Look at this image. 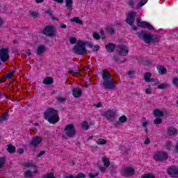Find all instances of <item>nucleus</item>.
Listing matches in <instances>:
<instances>
[{"instance_id": "nucleus-40", "label": "nucleus", "mask_w": 178, "mask_h": 178, "mask_svg": "<svg viewBox=\"0 0 178 178\" xmlns=\"http://www.w3.org/2000/svg\"><path fill=\"white\" fill-rule=\"evenodd\" d=\"M142 178H155V175L151 173L145 174Z\"/></svg>"}, {"instance_id": "nucleus-22", "label": "nucleus", "mask_w": 178, "mask_h": 178, "mask_svg": "<svg viewBox=\"0 0 178 178\" xmlns=\"http://www.w3.org/2000/svg\"><path fill=\"white\" fill-rule=\"evenodd\" d=\"M47 51V48H45V46L44 45H40L38 47L37 50H36V54L38 56H41L44 52Z\"/></svg>"}, {"instance_id": "nucleus-11", "label": "nucleus", "mask_w": 178, "mask_h": 178, "mask_svg": "<svg viewBox=\"0 0 178 178\" xmlns=\"http://www.w3.org/2000/svg\"><path fill=\"white\" fill-rule=\"evenodd\" d=\"M102 86L104 87L105 90H113V88H116L118 83L114 81L109 79L107 81H104Z\"/></svg>"}, {"instance_id": "nucleus-12", "label": "nucleus", "mask_w": 178, "mask_h": 178, "mask_svg": "<svg viewBox=\"0 0 178 178\" xmlns=\"http://www.w3.org/2000/svg\"><path fill=\"white\" fill-rule=\"evenodd\" d=\"M42 137L41 136H33L29 143V147H33L34 148H37V147H38V145H40V144L42 143Z\"/></svg>"}, {"instance_id": "nucleus-32", "label": "nucleus", "mask_w": 178, "mask_h": 178, "mask_svg": "<svg viewBox=\"0 0 178 178\" xmlns=\"http://www.w3.org/2000/svg\"><path fill=\"white\" fill-rule=\"evenodd\" d=\"M160 40H161V37H159V35L152 34L151 42H159Z\"/></svg>"}, {"instance_id": "nucleus-63", "label": "nucleus", "mask_w": 178, "mask_h": 178, "mask_svg": "<svg viewBox=\"0 0 178 178\" xmlns=\"http://www.w3.org/2000/svg\"><path fill=\"white\" fill-rule=\"evenodd\" d=\"M94 49H95L96 51H99V45H95V46L94 47Z\"/></svg>"}, {"instance_id": "nucleus-58", "label": "nucleus", "mask_w": 178, "mask_h": 178, "mask_svg": "<svg viewBox=\"0 0 178 178\" xmlns=\"http://www.w3.org/2000/svg\"><path fill=\"white\" fill-rule=\"evenodd\" d=\"M142 126H143V127H144V129H147V127L148 126V122H143Z\"/></svg>"}, {"instance_id": "nucleus-60", "label": "nucleus", "mask_w": 178, "mask_h": 178, "mask_svg": "<svg viewBox=\"0 0 178 178\" xmlns=\"http://www.w3.org/2000/svg\"><path fill=\"white\" fill-rule=\"evenodd\" d=\"M44 154H45V151H41V152L38 154V158H40V156H42V155H44Z\"/></svg>"}, {"instance_id": "nucleus-30", "label": "nucleus", "mask_w": 178, "mask_h": 178, "mask_svg": "<svg viewBox=\"0 0 178 178\" xmlns=\"http://www.w3.org/2000/svg\"><path fill=\"white\" fill-rule=\"evenodd\" d=\"M70 22L76 23V24H83V21L79 18V17H75L70 19Z\"/></svg>"}, {"instance_id": "nucleus-57", "label": "nucleus", "mask_w": 178, "mask_h": 178, "mask_svg": "<svg viewBox=\"0 0 178 178\" xmlns=\"http://www.w3.org/2000/svg\"><path fill=\"white\" fill-rule=\"evenodd\" d=\"M95 106H96V108H102V103L99 102V103L95 104Z\"/></svg>"}, {"instance_id": "nucleus-34", "label": "nucleus", "mask_w": 178, "mask_h": 178, "mask_svg": "<svg viewBox=\"0 0 178 178\" xmlns=\"http://www.w3.org/2000/svg\"><path fill=\"white\" fill-rule=\"evenodd\" d=\"M107 32L109 33V34H115V27L113 25H110L107 27Z\"/></svg>"}, {"instance_id": "nucleus-29", "label": "nucleus", "mask_w": 178, "mask_h": 178, "mask_svg": "<svg viewBox=\"0 0 178 178\" xmlns=\"http://www.w3.org/2000/svg\"><path fill=\"white\" fill-rule=\"evenodd\" d=\"M7 147V151L9 154H15V152H16V147L12 145H8Z\"/></svg>"}, {"instance_id": "nucleus-36", "label": "nucleus", "mask_w": 178, "mask_h": 178, "mask_svg": "<svg viewBox=\"0 0 178 178\" xmlns=\"http://www.w3.org/2000/svg\"><path fill=\"white\" fill-rule=\"evenodd\" d=\"M6 161V158L5 156L0 157V169L3 168V165H5Z\"/></svg>"}, {"instance_id": "nucleus-17", "label": "nucleus", "mask_w": 178, "mask_h": 178, "mask_svg": "<svg viewBox=\"0 0 178 178\" xmlns=\"http://www.w3.org/2000/svg\"><path fill=\"white\" fill-rule=\"evenodd\" d=\"M102 77L104 81H107L108 80H111V79H112V75L111 73L108 72V70H104Z\"/></svg>"}, {"instance_id": "nucleus-35", "label": "nucleus", "mask_w": 178, "mask_h": 178, "mask_svg": "<svg viewBox=\"0 0 178 178\" xmlns=\"http://www.w3.org/2000/svg\"><path fill=\"white\" fill-rule=\"evenodd\" d=\"M168 87H169V83H164L161 85H159L157 86V88H159V90H165V89L168 88Z\"/></svg>"}, {"instance_id": "nucleus-31", "label": "nucleus", "mask_w": 178, "mask_h": 178, "mask_svg": "<svg viewBox=\"0 0 178 178\" xmlns=\"http://www.w3.org/2000/svg\"><path fill=\"white\" fill-rule=\"evenodd\" d=\"M24 178H33V171L31 170H26L23 174Z\"/></svg>"}, {"instance_id": "nucleus-3", "label": "nucleus", "mask_w": 178, "mask_h": 178, "mask_svg": "<svg viewBox=\"0 0 178 178\" xmlns=\"http://www.w3.org/2000/svg\"><path fill=\"white\" fill-rule=\"evenodd\" d=\"M120 172L124 177H131L136 175V170L132 166H127L122 168Z\"/></svg>"}, {"instance_id": "nucleus-45", "label": "nucleus", "mask_w": 178, "mask_h": 178, "mask_svg": "<svg viewBox=\"0 0 178 178\" xmlns=\"http://www.w3.org/2000/svg\"><path fill=\"white\" fill-rule=\"evenodd\" d=\"M8 79H12L13 76H15V74L13 73V72H10L9 73H8L7 74L4 75Z\"/></svg>"}, {"instance_id": "nucleus-24", "label": "nucleus", "mask_w": 178, "mask_h": 178, "mask_svg": "<svg viewBox=\"0 0 178 178\" xmlns=\"http://www.w3.org/2000/svg\"><path fill=\"white\" fill-rule=\"evenodd\" d=\"M154 116H156L157 118H162L165 116V113L159 109H155L153 111Z\"/></svg>"}, {"instance_id": "nucleus-48", "label": "nucleus", "mask_w": 178, "mask_h": 178, "mask_svg": "<svg viewBox=\"0 0 178 178\" xmlns=\"http://www.w3.org/2000/svg\"><path fill=\"white\" fill-rule=\"evenodd\" d=\"M93 38L95 40H101V36L97 33H93Z\"/></svg>"}, {"instance_id": "nucleus-18", "label": "nucleus", "mask_w": 178, "mask_h": 178, "mask_svg": "<svg viewBox=\"0 0 178 178\" xmlns=\"http://www.w3.org/2000/svg\"><path fill=\"white\" fill-rule=\"evenodd\" d=\"M105 48H106L107 52H110V53L115 52V49L116 48V44H115L112 42H110L105 45Z\"/></svg>"}, {"instance_id": "nucleus-8", "label": "nucleus", "mask_w": 178, "mask_h": 178, "mask_svg": "<svg viewBox=\"0 0 178 178\" xmlns=\"http://www.w3.org/2000/svg\"><path fill=\"white\" fill-rule=\"evenodd\" d=\"M55 27L53 26H46L42 31V34L47 35V37H54L55 35Z\"/></svg>"}, {"instance_id": "nucleus-19", "label": "nucleus", "mask_w": 178, "mask_h": 178, "mask_svg": "<svg viewBox=\"0 0 178 178\" xmlns=\"http://www.w3.org/2000/svg\"><path fill=\"white\" fill-rule=\"evenodd\" d=\"M81 94H83V90L79 88H74L72 90V95L74 98H79V97H81Z\"/></svg>"}, {"instance_id": "nucleus-25", "label": "nucleus", "mask_w": 178, "mask_h": 178, "mask_svg": "<svg viewBox=\"0 0 178 178\" xmlns=\"http://www.w3.org/2000/svg\"><path fill=\"white\" fill-rule=\"evenodd\" d=\"M22 166H24V168H33V169H36L37 168V165H35V163H33V162H25L22 164Z\"/></svg>"}, {"instance_id": "nucleus-59", "label": "nucleus", "mask_w": 178, "mask_h": 178, "mask_svg": "<svg viewBox=\"0 0 178 178\" xmlns=\"http://www.w3.org/2000/svg\"><path fill=\"white\" fill-rule=\"evenodd\" d=\"M45 13H47V15H49V16H52V11H51L49 9L45 11Z\"/></svg>"}, {"instance_id": "nucleus-43", "label": "nucleus", "mask_w": 178, "mask_h": 178, "mask_svg": "<svg viewBox=\"0 0 178 178\" xmlns=\"http://www.w3.org/2000/svg\"><path fill=\"white\" fill-rule=\"evenodd\" d=\"M56 101H58V102H66V98L62 97H56Z\"/></svg>"}, {"instance_id": "nucleus-44", "label": "nucleus", "mask_w": 178, "mask_h": 178, "mask_svg": "<svg viewBox=\"0 0 178 178\" xmlns=\"http://www.w3.org/2000/svg\"><path fill=\"white\" fill-rule=\"evenodd\" d=\"M172 85L174 87H178V78L175 77L172 79Z\"/></svg>"}, {"instance_id": "nucleus-1", "label": "nucleus", "mask_w": 178, "mask_h": 178, "mask_svg": "<svg viewBox=\"0 0 178 178\" xmlns=\"http://www.w3.org/2000/svg\"><path fill=\"white\" fill-rule=\"evenodd\" d=\"M44 120L50 124H56L59 122V114L58 110L54 108H47L44 113Z\"/></svg>"}, {"instance_id": "nucleus-37", "label": "nucleus", "mask_w": 178, "mask_h": 178, "mask_svg": "<svg viewBox=\"0 0 178 178\" xmlns=\"http://www.w3.org/2000/svg\"><path fill=\"white\" fill-rule=\"evenodd\" d=\"M153 123L154 124H161L162 123V118H161V117L155 118L153 121Z\"/></svg>"}, {"instance_id": "nucleus-13", "label": "nucleus", "mask_w": 178, "mask_h": 178, "mask_svg": "<svg viewBox=\"0 0 178 178\" xmlns=\"http://www.w3.org/2000/svg\"><path fill=\"white\" fill-rule=\"evenodd\" d=\"M117 52L120 56H127L129 54V47L124 44L118 46Z\"/></svg>"}, {"instance_id": "nucleus-27", "label": "nucleus", "mask_w": 178, "mask_h": 178, "mask_svg": "<svg viewBox=\"0 0 178 178\" xmlns=\"http://www.w3.org/2000/svg\"><path fill=\"white\" fill-rule=\"evenodd\" d=\"M102 161L105 168H109V166H111V161H109V159L107 157H102Z\"/></svg>"}, {"instance_id": "nucleus-47", "label": "nucleus", "mask_w": 178, "mask_h": 178, "mask_svg": "<svg viewBox=\"0 0 178 178\" xmlns=\"http://www.w3.org/2000/svg\"><path fill=\"white\" fill-rule=\"evenodd\" d=\"M76 42H77V38H70V43L72 44H76Z\"/></svg>"}, {"instance_id": "nucleus-6", "label": "nucleus", "mask_w": 178, "mask_h": 178, "mask_svg": "<svg viewBox=\"0 0 178 178\" xmlns=\"http://www.w3.org/2000/svg\"><path fill=\"white\" fill-rule=\"evenodd\" d=\"M167 174L170 177L178 178V165H171L167 168Z\"/></svg>"}, {"instance_id": "nucleus-4", "label": "nucleus", "mask_w": 178, "mask_h": 178, "mask_svg": "<svg viewBox=\"0 0 178 178\" xmlns=\"http://www.w3.org/2000/svg\"><path fill=\"white\" fill-rule=\"evenodd\" d=\"M64 131L65 133V136L70 138H73L77 133V131L73 124H67L64 129Z\"/></svg>"}, {"instance_id": "nucleus-7", "label": "nucleus", "mask_w": 178, "mask_h": 178, "mask_svg": "<svg viewBox=\"0 0 178 178\" xmlns=\"http://www.w3.org/2000/svg\"><path fill=\"white\" fill-rule=\"evenodd\" d=\"M0 59L1 62L5 63L9 60V49L4 47L0 49Z\"/></svg>"}, {"instance_id": "nucleus-20", "label": "nucleus", "mask_w": 178, "mask_h": 178, "mask_svg": "<svg viewBox=\"0 0 178 178\" xmlns=\"http://www.w3.org/2000/svg\"><path fill=\"white\" fill-rule=\"evenodd\" d=\"M151 77H152V74L151 72L145 73L144 79L146 83H151L152 81H155V79Z\"/></svg>"}, {"instance_id": "nucleus-64", "label": "nucleus", "mask_w": 178, "mask_h": 178, "mask_svg": "<svg viewBox=\"0 0 178 178\" xmlns=\"http://www.w3.org/2000/svg\"><path fill=\"white\" fill-rule=\"evenodd\" d=\"M82 70L81 68L76 69L74 72V73H80Z\"/></svg>"}, {"instance_id": "nucleus-42", "label": "nucleus", "mask_w": 178, "mask_h": 178, "mask_svg": "<svg viewBox=\"0 0 178 178\" xmlns=\"http://www.w3.org/2000/svg\"><path fill=\"white\" fill-rule=\"evenodd\" d=\"M44 178H56L54 175V172H50L49 174L44 175Z\"/></svg>"}, {"instance_id": "nucleus-55", "label": "nucleus", "mask_w": 178, "mask_h": 178, "mask_svg": "<svg viewBox=\"0 0 178 178\" xmlns=\"http://www.w3.org/2000/svg\"><path fill=\"white\" fill-rule=\"evenodd\" d=\"M60 29H67V26L65 24L61 23V24H60Z\"/></svg>"}, {"instance_id": "nucleus-33", "label": "nucleus", "mask_w": 178, "mask_h": 178, "mask_svg": "<svg viewBox=\"0 0 178 178\" xmlns=\"http://www.w3.org/2000/svg\"><path fill=\"white\" fill-rule=\"evenodd\" d=\"M69 178H86V175H84L83 172H79L77 175L73 176L72 175L67 176Z\"/></svg>"}, {"instance_id": "nucleus-5", "label": "nucleus", "mask_w": 178, "mask_h": 178, "mask_svg": "<svg viewBox=\"0 0 178 178\" xmlns=\"http://www.w3.org/2000/svg\"><path fill=\"white\" fill-rule=\"evenodd\" d=\"M153 159L163 162L169 159V154L166 152H157L154 154Z\"/></svg>"}, {"instance_id": "nucleus-54", "label": "nucleus", "mask_w": 178, "mask_h": 178, "mask_svg": "<svg viewBox=\"0 0 178 178\" xmlns=\"http://www.w3.org/2000/svg\"><path fill=\"white\" fill-rule=\"evenodd\" d=\"M6 77L5 75L0 79V83H5L6 81Z\"/></svg>"}, {"instance_id": "nucleus-38", "label": "nucleus", "mask_w": 178, "mask_h": 178, "mask_svg": "<svg viewBox=\"0 0 178 178\" xmlns=\"http://www.w3.org/2000/svg\"><path fill=\"white\" fill-rule=\"evenodd\" d=\"M119 122L120 123H126L127 122V117L126 115H122L119 118Z\"/></svg>"}, {"instance_id": "nucleus-53", "label": "nucleus", "mask_w": 178, "mask_h": 178, "mask_svg": "<svg viewBox=\"0 0 178 178\" xmlns=\"http://www.w3.org/2000/svg\"><path fill=\"white\" fill-rule=\"evenodd\" d=\"M145 94H152V90L149 88H146L145 90Z\"/></svg>"}, {"instance_id": "nucleus-26", "label": "nucleus", "mask_w": 178, "mask_h": 178, "mask_svg": "<svg viewBox=\"0 0 178 178\" xmlns=\"http://www.w3.org/2000/svg\"><path fill=\"white\" fill-rule=\"evenodd\" d=\"M9 119V110H7L2 115V117H0V123H2V122H4L5 120H8Z\"/></svg>"}, {"instance_id": "nucleus-52", "label": "nucleus", "mask_w": 178, "mask_h": 178, "mask_svg": "<svg viewBox=\"0 0 178 178\" xmlns=\"http://www.w3.org/2000/svg\"><path fill=\"white\" fill-rule=\"evenodd\" d=\"M17 152H18V154L22 155V154H24V149L19 148V149H17Z\"/></svg>"}, {"instance_id": "nucleus-49", "label": "nucleus", "mask_w": 178, "mask_h": 178, "mask_svg": "<svg viewBox=\"0 0 178 178\" xmlns=\"http://www.w3.org/2000/svg\"><path fill=\"white\" fill-rule=\"evenodd\" d=\"M29 15H31V16H33V17H37V16H38V13L34 11H30Z\"/></svg>"}, {"instance_id": "nucleus-23", "label": "nucleus", "mask_w": 178, "mask_h": 178, "mask_svg": "<svg viewBox=\"0 0 178 178\" xmlns=\"http://www.w3.org/2000/svg\"><path fill=\"white\" fill-rule=\"evenodd\" d=\"M168 136H177L178 130L175 127H170L168 129Z\"/></svg>"}, {"instance_id": "nucleus-16", "label": "nucleus", "mask_w": 178, "mask_h": 178, "mask_svg": "<svg viewBox=\"0 0 178 178\" xmlns=\"http://www.w3.org/2000/svg\"><path fill=\"white\" fill-rule=\"evenodd\" d=\"M104 118H106L108 120H115V117L116 116V111L113 110H108L104 111L102 114Z\"/></svg>"}, {"instance_id": "nucleus-61", "label": "nucleus", "mask_w": 178, "mask_h": 178, "mask_svg": "<svg viewBox=\"0 0 178 178\" xmlns=\"http://www.w3.org/2000/svg\"><path fill=\"white\" fill-rule=\"evenodd\" d=\"M144 5H145V4H144V3H143V1H140L138 3L137 6L139 7V8H141V6H144Z\"/></svg>"}, {"instance_id": "nucleus-46", "label": "nucleus", "mask_w": 178, "mask_h": 178, "mask_svg": "<svg viewBox=\"0 0 178 178\" xmlns=\"http://www.w3.org/2000/svg\"><path fill=\"white\" fill-rule=\"evenodd\" d=\"M128 3L131 9H134V0H128Z\"/></svg>"}, {"instance_id": "nucleus-9", "label": "nucleus", "mask_w": 178, "mask_h": 178, "mask_svg": "<svg viewBox=\"0 0 178 178\" xmlns=\"http://www.w3.org/2000/svg\"><path fill=\"white\" fill-rule=\"evenodd\" d=\"M136 24L138 27H141V29H147V30H154V26L152 25L147 22L142 21L139 19H136Z\"/></svg>"}, {"instance_id": "nucleus-50", "label": "nucleus", "mask_w": 178, "mask_h": 178, "mask_svg": "<svg viewBox=\"0 0 178 178\" xmlns=\"http://www.w3.org/2000/svg\"><path fill=\"white\" fill-rule=\"evenodd\" d=\"M99 173H95V174L90 173L89 174V177L90 178H95L97 176H99Z\"/></svg>"}, {"instance_id": "nucleus-41", "label": "nucleus", "mask_w": 178, "mask_h": 178, "mask_svg": "<svg viewBox=\"0 0 178 178\" xmlns=\"http://www.w3.org/2000/svg\"><path fill=\"white\" fill-rule=\"evenodd\" d=\"M82 127H83L84 130H88V129H90L88 122H87V121L83 122L82 124Z\"/></svg>"}, {"instance_id": "nucleus-14", "label": "nucleus", "mask_w": 178, "mask_h": 178, "mask_svg": "<svg viewBox=\"0 0 178 178\" xmlns=\"http://www.w3.org/2000/svg\"><path fill=\"white\" fill-rule=\"evenodd\" d=\"M140 38L144 41L146 44H150L152 40V34L147 33L145 32H142L139 34Z\"/></svg>"}, {"instance_id": "nucleus-51", "label": "nucleus", "mask_w": 178, "mask_h": 178, "mask_svg": "<svg viewBox=\"0 0 178 178\" xmlns=\"http://www.w3.org/2000/svg\"><path fill=\"white\" fill-rule=\"evenodd\" d=\"M151 143V140H149V138H146L144 144H145V145H148Z\"/></svg>"}, {"instance_id": "nucleus-28", "label": "nucleus", "mask_w": 178, "mask_h": 178, "mask_svg": "<svg viewBox=\"0 0 178 178\" xmlns=\"http://www.w3.org/2000/svg\"><path fill=\"white\" fill-rule=\"evenodd\" d=\"M43 84H46L47 86H50L51 84H54V79L52 77H47L43 81Z\"/></svg>"}, {"instance_id": "nucleus-2", "label": "nucleus", "mask_w": 178, "mask_h": 178, "mask_svg": "<svg viewBox=\"0 0 178 178\" xmlns=\"http://www.w3.org/2000/svg\"><path fill=\"white\" fill-rule=\"evenodd\" d=\"M86 42L79 40L77 44L72 48V52L76 55H86L87 54V49H86Z\"/></svg>"}, {"instance_id": "nucleus-56", "label": "nucleus", "mask_w": 178, "mask_h": 178, "mask_svg": "<svg viewBox=\"0 0 178 178\" xmlns=\"http://www.w3.org/2000/svg\"><path fill=\"white\" fill-rule=\"evenodd\" d=\"M99 170H101L102 173H105L106 169L102 166H99Z\"/></svg>"}, {"instance_id": "nucleus-21", "label": "nucleus", "mask_w": 178, "mask_h": 178, "mask_svg": "<svg viewBox=\"0 0 178 178\" xmlns=\"http://www.w3.org/2000/svg\"><path fill=\"white\" fill-rule=\"evenodd\" d=\"M156 70L161 75L166 74L168 73V70H166V67L163 65H157Z\"/></svg>"}, {"instance_id": "nucleus-62", "label": "nucleus", "mask_w": 178, "mask_h": 178, "mask_svg": "<svg viewBox=\"0 0 178 178\" xmlns=\"http://www.w3.org/2000/svg\"><path fill=\"white\" fill-rule=\"evenodd\" d=\"M133 74H134V71L130 70V71L128 72V75L129 76H133Z\"/></svg>"}, {"instance_id": "nucleus-10", "label": "nucleus", "mask_w": 178, "mask_h": 178, "mask_svg": "<svg viewBox=\"0 0 178 178\" xmlns=\"http://www.w3.org/2000/svg\"><path fill=\"white\" fill-rule=\"evenodd\" d=\"M136 16H137V13L136 11H131L129 13L126 19L127 24L133 26V24H134V22H136Z\"/></svg>"}, {"instance_id": "nucleus-15", "label": "nucleus", "mask_w": 178, "mask_h": 178, "mask_svg": "<svg viewBox=\"0 0 178 178\" xmlns=\"http://www.w3.org/2000/svg\"><path fill=\"white\" fill-rule=\"evenodd\" d=\"M54 2H57V3H63V0H53ZM65 6L69 10L68 15H70V12L73 10V0H65Z\"/></svg>"}, {"instance_id": "nucleus-39", "label": "nucleus", "mask_w": 178, "mask_h": 178, "mask_svg": "<svg viewBox=\"0 0 178 178\" xmlns=\"http://www.w3.org/2000/svg\"><path fill=\"white\" fill-rule=\"evenodd\" d=\"M97 144L98 145H104V144H106V140L104 138H99V140L97 142Z\"/></svg>"}]
</instances>
